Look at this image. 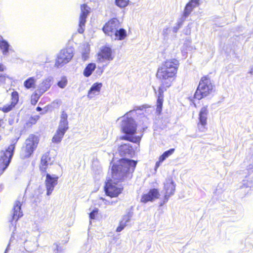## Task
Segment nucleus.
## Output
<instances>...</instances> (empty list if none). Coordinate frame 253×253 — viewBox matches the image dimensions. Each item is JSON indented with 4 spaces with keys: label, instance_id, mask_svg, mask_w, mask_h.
I'll list each match as a JSON object with an SVG mask.
<instances>
[{
    "label": "nucleus",
    "instance_id": "nucleus-39",
    "mask_svg": "<svg viewBox=\"0 0 253 253\" xmlns=\"http://www.w3.org/2000/svg\"><path fill=\"white\" fill-rule=\"evenodd\" d=\"M100 199L102 200L105 205H114L117 203V201L108 200L102 197L100 198Z\"/></svg>",
    "mask_w": 253,
    "mask_h": 253
},
{
    "label": "nucleus",
    "instance_id": "nucleus-26",
    "mask_svg": "<svg viewBox=\"0 0 253 253\" xmlns=\"http://www.w3.org/2000/svg\"><path fill=\"white\" fill-rule=\"evenodd\" d=\"M126 36V31L124 29L120 28V27L116 30V32H115V34L113 36L115 40H123Z\"/></svg>",
    "mask_w": 253,
    "mask_h": 253
},
{
    "label": "nucleus",
    "instance_id": "nucleus-35",
    "mask_svg": "<svg viewBox=\"0 0 253 253\" xmlns=\"http://www.w3.org/2000/svg\"><path fill=\"white\" fill-rule=\"evenodd\" d=\"M185 21V19L183 18H181L179 21H177V24L176 26H174L172 31L174 33H177L179 29L182 25L183 22Z\"/></svg>",
    "mask_w": 253,
    "mask_h": 253
},
{
    "label": "nucleus",
    "instance_id": "nucleus-16",
    "mask_svg": "<svg viewBox=\"0 0 253 253\" xmlns=\"http://www.w3.org/2000/svg\"><path fill=\"white\" fill-rule=\"evenodd\" d=\"M121 156L131 157L134 154V150L129 143L122 144L118 149Z\"/></svg>",
    "mask_w": 253,
    "mask_h": 253
},
{
    "label": "nucleus",
    "instance_id": "nucleus-5",
    "mask_svg": "<svg viewBox=\"0 0 253 253\" xmlns=\"http://www.w3.org/2000/svg\"><path fill=\"white\" fill-rule=\"evenodd\" d=\"M17 140L18 139H15L12 140L11 145L8 146L6 150L1 151L0 168L2 170V171L7 169L11 162Z\"/></svg>",
    "mask_w": 253,
    "mask_h": 253
},
{
    "label": "nucleus",
    "instance_id": "nucleus-12",
    "mask_svg": "<svg viewBox=\"0 0 253 253\" xmlns=\"http://www.w3.org/2000/svg\"><path fill=\"white\" fill-rule=\"evenodd\" d=\"M209 114L208 106L203 107L199 114L200 123L198 124V128L201 131H204L205 126L207 125V117Z\"/></svg>",
    "mask_w": 253,
    "mask_h": 253
},
{
    "label": "nucleus",
    "instance_id": "nucleus-4",
    "mask_svg": "<svg viewBox=\"0 0 253 253\" xmlns=\"http://www.w3.org/2000/svg\"><path fill=\"white\" fill-rule=\"evenodd\" d=\"M214 85L207 76L202 77L194 94L196 99L200 100L211 94L213 91Z\"/></svg>",
    "mask_w": 253,
    "mask_h": 253
},
{
    "label": "nucleus",
    "instance_id": "nucleus-9",
    "mask_svg": "<svg viewBox=\"0 0 253 253\" xmlns=\"http://www.w3.org/2000/svg\"><path fill=\"white\" fill-rule=\"evenodd\" d=\"M164 188L166 193L164 196V202L163 203L160 204L161 206H163L164 204L167 203L168 201L169 198L174 193L175 184L171 178L166 179V181L164 183Z\"/></svg>",
    "mask_w": 253,
    "mask_h": 253
},
{
    "label": "nucleus",
    "instance_id": "nucleus-3",
    "mask_svg": "<svg viewBox=\"0 0 253 253\" xmlns=\"http://www.w3.org/2000/svg\"><path fill=\"white\" fill-rule=\"evenodd\" d=\"M133 111V110L129 111L123 117L124 119L122 121L121 127L122 131L125 135L120 137V139L127 140L135 143H139L141 137L135 135L136 132L137 125L134 120L129 117L130 114Z\"/></svg>",
    "mask_w": 253,
    "mask_h": 253
},
{
    "label": "nucleus",
    "instance_id": "nucleus-31",
    "mask_svg": "<svg viewBox=\"0 0 253 253\" xmlns=\"http://www.w3.org/2000/svg\"><path fill=\"white\" fill-rule=\"evenodd\" d=\"M174 149L171 148L169 149L168 151H165L162 155H161L159 157V159L160 160V162H164L167 158H168L169 156L172 155L174 152Z\"/></svg>",
    "mask_w": 253,
    "mask_h": 253
},
{
    "label": "nucleus",
    "instance_id": "nucleus-43",
    "mask_svg": "<svg viewBox=\"0 0 253 253\" xmlns=\"http://www.w3.org/2000/svg\"><path fill=\"white\" fill-rule=\"evenodd\" d=\"M103 72V69L102 67H98L96 73L99 76H100Z\"/></svg>",
    "mask_w": 253,
    "mask_h": 253
},
{
    "label": "nucleus",
    "instance_id": "nucleus-10",
    "mask_svg": "<svg viewBox=\"0 0 253 253\" xmlns=\"http://www.w3.org/2000/svg\"><path fill=\"white\" fill-rule=\"evenodd\" d=\"M89 9L85 4L81 6V13L80 16L79 28L78 29V32L80 34H82L84 32L86 19L89 13Z\"/></svg>",
    "mask_w": 253,
    "mask_h": 253
},
{
    "label": "nucleus",
    "instance_id": "nucleus-2",
    "mask_svg": "<svg viewBox=\"0 0 253 253\" xmlns=\"http://www.w3.org/2000/svg\"><path fill=\"white\" fill-rule=\"evenodd\" d=\"M179 61L175 59L167 60L158 69L156 76L167 87L170 85L172 79L177 73Z\"/></svg>",
    "mask_w": 253,
    "mask_h": 253
},
{
    "label": "nucleus",
    "instance_id": "nucleus-27",
    "mask_svg": "<svg viewBox=\"0 0 253 253\" xmlns=\"http://www.w3.org/2000/svg\"><path fill=\"white\" fill-rule=\"evenodd\" d=\"M96 68L95 63H91L88 64L85 68L83 74L85 77H89Z\"/></svg>",
    "mask_w": 253,
    "mask_h": 253
},
{
    "label": "nucleus",
    "instance_id": "nucleus-23",
    "mask_svg": "<svg viewBox=\"0 0 253 253\" xmlns=\"http://www.w3.org/2000/svg\"><path fill=\"white\" fill-rule=\"evenodd\" d=\"M102 86V83H96L93 84L88 92L87 97L89 98H92L96 95L99 94Z\"/></svg>",
    "mask_w": 253,
    "mask_h": 253
},
{
    "label": "nucleus",
    "instance_id": "nucleus-28",
    "mask_svg": "<svg viewBox=\"0 0 253 253\" xmlns=\"http://www.w3.org/2000/svg\"><path fill=\"white\" fill-rule=\"evenodd\" d=\"M36 80L34 77H30L27 79L24 83V85L27 89L35 87Z\"/></svg>",
    "mask_w": 253,
    "mask_h": 253
},
{
    "label": "nucleus",
    "instance_id": "nucleus-48",
    "mask_svg": "<svg viewBox=\"0 0 253 253\" xmlns=\"http://www.w3.org/2000/svg\"><path fill=\"white\" fill-rule=\"evenodd\" d=\"M249 73L253 75V66L251 68V70Z\"/></svg>",
    "mask_w": 253,
    "mask_h": 253
},
{
    "label": "nucleus",
    "instance_id": "nucleus-21",
    "mask_svg": "<svg viewBox=\"0 0 253 253\" xmlns=\"http://www.w3.org/2000/svg\"><path fill=\"white\" fill-rule=\"evenodd\" d=\"M132 215L133 213L130 211H128L126 214L124 215L122 217V220L120 222L119 226L116 229V231L120 232L122 231L130 222Z\"/></svg>",
    "mask_w": 253,
    "mask_h": 253
},
{
    "label": "nucleus",
    "instance_id": "nucleus-46",
    "mask_svg": "<svg viewBox=\"0 0 253 253\" xmlns=\"http://www.w3.org/2000/svg\"><path fill=\"white\" fill-rule=\"evenodd\" d=\"M29 123L31 124H35L36 122L35 121V120H34L33 117H31L30 118V119L29 120Z\"/></svg>",
    "mask_w": 253,
    "mask_h": 253
},
{
    "label": "nucleus",
    "instance_id": "nucleus-52",
    "mask_svg": "<svg viewBox=\"0 0 253 253\" xmlns=\"http://www.w3.org/2000/svg\"><path fill=\"white\" fill-rule=\"evenodd\" d=\"M6 253V251H5V253Z\"/></svg>",
    "mask_w": 253,
    "mask_h": 253
},
{
    "label": "nucleus",
    "instance_id": "nucleus-18",
    "mask_svg": "<svg viewBox=\"0 0 253 253\" xmlns=\"http://www.w3.org/2000/svg\"><path fill=\"white\" fill-rule=\"evenodd\" d=\"M67 118L68 115L67 113L64 111L62 112L57 130L64 133H65L69 128Z\"/></svg>",
    "mask_w": 253,
    "mask_h": 253
},
{
    "label": "nucleus",
    "instance_id": "nucleus-7",
    "mask_svg": "<svg viewBox=\"0 0 253 253\" xmlns=\"http://www.w3.org/2000/svg\"><path fill=\"white\" fill-rule=\"evenodd\" d=\"M39 143L37 136L31 134L25 141V146L23 147L21 156L23 158L29 157L37 148Z\"/></svg>",
    "mask_w": 253,
    "mask_h": 253
},
{
    "label": "nucleus",
    "instance_id": "nucleus-53",
    "mask_svg": "<svg viewBox=\"0 0 253 253\" xmlns=\"http://www.w3.org/2000/svg\"><path fill=\"white\" fill-rule=\"evenodd\" d=\"M6 253V251H5V253Z\"/></svg>",
    "mask_w": 253,
    "mask_h": 253
},
{
    "label": "nucleus",
    "instance_id": "nucleus-15",
    "mask_svg": "<svg viewBox=\"0 0 253 253\" xmlns=\"http://www.w3.org/2000/svg\"><path fill=\"white\" fill-rule=\"evenodd\" d=\"M160 196L159 190L156 188H153L146 193L144 194L141 199V202L146 203L148 202H153L156 199H158Z\"/></svg>",
    "mask_w": 253,
    "mask_h": 253
},
{
    "label": "nucleus",
    "instance_id": "nucleus-51",
    "mask_svg": "<svg viewBox=\"0 0 253 253\" xmlns=\"http://www.w3.org/2000/svg\"><path fill=\"white\" fill-rule=\"evenodd\" d=\"M6 253V251H5V253Z\"/></svg>",
    "mask_w": 253,
    "mask_h": 253
},
{
    "label": "nucleus",
    "instance_id": "nucleus-47",
    "mask_svg": "<svg viewBox=\"0 0 253 253\" xmlns=\"http://www.w3.org/2000/svg\"><path fill=\"white\" fill-rule=\"evenodd\" d=\"M33 117V118L34 119V120H35L36 122H37V121L38 120H39V116H37V115H36V116H34V117Z\"/></svg>",
    "mask_w": 253,
    "mask_h": 253
},
{
    "label": "nucleus",
    "instance_id": "nucleus-24",
    "mask_svg": "<svg viewBox=\"0 0 253 253\" xmlns=\"http://www.w3.org/2000/svg\"><path fill=\"white\" fill-rule=\"evenodd\" d=\"M99 56L104 59L108 60H112L113 58L112 56V50L110 47H103L101 50V53L98 55Z\"/></svg>",
    "mask_w": 253,
    "mask_h": 253
},
{
    "label": "nucleus",
    "instance_id": "nucleus-50",
    "mask_svg": "<svg viewBox=\"0 0 253 253\" xmlns=\"http://www.w3.org/2000/svg\"><path fill=\"white\" fill-rule=\"evenodd\" d=\"M154 90H155V93H156V89H154Z\"/></svg>",
    "mask_w": 253,
    "mask_h": 253
},
{
    "label": "nucleus",
    "instance_id": "nucleus-29",
    "mask_svg": "<svg viewBox=\"0 0 253 253\" xmlns=\"http://www.w3.org/2000/svg\"><path fill=\"white\" fill-rule=\"evenodd\" d=\"M64 134L65 133L57 130L55 135L52 138V142L55 143H59L61 141Z\"/></svg>",
    "mask_w": 253,
    "mask_h": 253
},
{
    "label": "nucleus",
    "instance_id": "nucleus-38",
    "mask_svg": "<svg viewBox=\"0 0 253 253\" xmlns=\"http://www.w3.org/2000/svg\"><path fill=\"white\" fill-rule=\"evenodd\" d=\"M98 212V209L96 208H94L92 211L89 213V216L91 220L94 219L95 216L97 215Z\"/></svg>",
    "mask_w": 253,
    "mask_h": 253
},
{
    "label": "nucleus",
    "instance_id": "nucleus-25",
    "mask_svg": "<svg viewBox=\"0 0 253 253\" xmlns=\"http://www.w3.org/2000/svg\"><path fill=\"white\" fill-rule=\"evenodd\" d=\"M10 46L9 44L6 41L4 40L0 41V48L3 55L8 56L9 51L11 50L10 48Z\"/></svg>",
    "mask_w": 253,
    "mask_h": 253
},
{
    "label": "nucleus",
    "instance_id": "nucleus-14",
    "mask_svg": "<svg viewBox=\"0 0 253 253\" xmlns=\"http://www.w3.org/2000/svg\"><path fill=\"white\" fill-rule=\"evenodd\" d=\"M54 160V158L50 157L49 153H46L42 155L40 165V170L42 173L45 174L48 167L51 166Z\"/></svg>",
    "mask_w": 253,
    "mask_h": 253
},
{
    "label": "nucleus",
    "instance_id": "nucleus-13",
    "mask_svg": "<svg viewBox=\"0 0 253 253\" xmlns=\"http://www.w3.org/2000/svg\"><path fill=\"white\" fill-rule=\"evenodd\" d=\"M22 204L19 201H16L13 207L12 210L11 211V218L9 220V221L11 222V224L12 225H14L13 221L16 222L19 218L23 216V212L21 211V207Z\"/></svg>",
    "mask_w": 253,
    "mask_h": 253
},
{
    "label": "nucleus",
    "instance_id": "nucleus-32",
    "mask_svg": "<svg viewBox=\"0 0 253 253\" xmlns=\"http://www.w3.org/2000/svg\"><path fill=\"white\" fill-rule=\"evenodd\" d=\"M42 94H40L37 90L31 96V103L32 105H35L39 101L41 96Z\"/></svg>",
    "mask_w": 253,
    "mask_h": 253
},
{
    "label": "nucleus",
    "instance_id": "nucleus-37",
    "mask_svg": "<svg viewBox=\"0 0 253 253\" xmlns=\"http://www.w3.org/2000/svg\"><path fill=\"white\" fill-rule=\"evenodd\" d=\"M67 80L65 78H62L61 80L59 81L57 83L58 86L61 88H64L67 85Z\"/></svg>",
    "mask_w": 253,
    "mask_h": 253
},
{
    "label": "nucleus",
    "instance_id": "nucleus-6",
    "mask_svg": "<svg viewBox=\"0 0 253 253\" xmlns=\"http://www.w3.org/2000/svg\"><path fill=\"white\" fill-rule=\"evenodd\" d=\"M74 54V49L71 47L63 48L57 54L55 66L57 68L63 67L69 63Z\"/></svg>",
    "mask_w": 253,
    "mask_h": 253
},
{
    "label": "nucleus",
    "instance_id": "nucleus-45",
    "mask_svg": "<svg viewBox=\"0 0 253 253\" xmlns=\"http://www.w3.org/2000/svg\"><path fill=\"white\" fill-rule=\"evenodd\" d=\"M6 68L2 64H0V72H2L5 70Z\"/></svg>",
    "mask_w": 253,
    "mask_h": 253
},
{
    "label": "nucleus",
    "instance_id": "nucleus-34",
    "mask_svg": "<svg viewBox=\"0 0 253 253\" xmlns=\"http://www.w3.org/2000/svg\"><path fill=\"white\" fill-rule=\"evenodd\" d=\"M129 0H115V4L119 7H126L128 3Z\"/></svg>",
    "mask_w": 253,
    "mask_h": 253
},
{
    "label": "nucleus",
    "instance_id": "nucleus-49",
    "mask_svg": "<svg viewBox=\"0 0 253 253\" xmlns=\"http://www.w3.org/2000/svg\"><path fill=\"white\" fill-rule=\"evenodd\" d=\"M36 110L37 111H41L42 110V108L40 107H37L36 108Z\"/></svg>",
    "mask_w": 253,
    "mask_h": 253
},
{
    "label": "nucleus",
    "instance_id": "nucleus-44",
    "mask_svg": "<svg viewBox=\"0 0 253 253\" xmlns=\"http://www.w3.org/2000/svg\"><path fill=\"white\" fill-rule=\"evenodd\" d=\"M163 163V162H160V160L159 159V161L157 162L155 164V170L160 166L161 164Z\"/></svg>",
    "mask_w": 253,
    "mask_h": 253
},
{
    "label": "nucleus",
    "instance_id": "nucleus-20",
    "mask_svg": "<svg viewBox=\"0 0 253 253\" xmlns=\"http://www.w3.org/2000/svg\"><path fill=\"white\" fill-rule=\"evenodd\" d=\"M165 87H167L166 84L163 85L162 83L161 85L159 88L157 101V112L159 113H161L162 109L164 98L163 93Z\"/></svg>",
    "mask_w": 253,
    "mask_h": 253
},
{
    "label": "nucleus",
    "instance_id": "nucleus-19",
    "mask_svg": "<svg viewBox=\"0 0 253 253\" xmlns=\"http://www.w3.org/2000/svg\"><path fill=\"white\" fill-rule=\"evenodd\" d=\"M248 175L246 176V179L243 180L242 185L240 187H250L251 189L253 190V181L251 180L253 178V166L250 167L248 169Z\"/></svg>",
    "mask_w": 253,
    "mask_h": 253
},
{
    "label": "nucleus",
    "instance_id": "nucleus-36",
    "mask_svg": "<svg viewBox=\"0 0 253 253\" xmlns=\"http://www.w3.org/2000/svg\"><path fill=\"white\" fill-rule=\"evenodd\" d=\"M14 107V105L10 103V104H7L1 108V110L4 113H7L11 111Z\"/></svg>",
    "mask_w": 253,
    "mask_h": 253
},
{
    "label": "nucleus",
    "instance_id": "nucleus-33",
    "mask_svg": "<svg viewBox=\"0 0 253 253\" xmlns=\"http://www.w3.org/2000/svg\"><path fill=\"white\" fill-rule=\"evenodd\" d=\"M19 101V94L17 91H13L11 93V103L15 106Z\"/></svg>",
    "mask_w": 253,
    "mask_h": 253
},
{
    "label": "nucleus",
    "instance_id": "nucleus-40",
    "mask_svg": "<svg viewBox=\"0 0 253 253\" xmlns=\"http://www.w3.org/2000/svg\"><path fill=\"white\" fill-rule=\"evenodd\" d=\"M169 28L168 27L164 28L163 30V35L166 38L169 35Z\"/></svg>",
    "mask_w": 253,
    "mask_h": 253
},
{
    "label": "nucleus",
    "instance_id": "nucleus-41",
    "mask_svg": "<svg viewBox=\"0 0 253 253\" xmlns=\"http://www.w3.org/2000/svg\"><path fill=\"white\" fill-rule=\"evenodd\" d=\"M53 247L54 249V253H58L60 251V249H59V247L57 244L54 243L53 245Z\"/></svg>",
    "mask_w": 253,
    "mask_h": 253
},
{
    "label": "nucleus",
    "instance_id": "nucleus-22",
    "mask_svg": "<svg viewBox=\"0 0 253 253\" xmlns=\"http://www.w3.org/2000/svg\"><path fill=\"white\" fill-rule=\"evenodd\" d=\"M199 0H191L186 5L182 18L185 20V18L189 15L193 9L198 5Z\"/></svg>",
    "mask_w": 253,
    "mask_h": 253
},
{
    "label": "nucleus",
    "instance_id": "nucleus-30",
    "mask_svg": "<svg viewBox=\"0 0 253 253\" xmlns=\"http://www.w3.org/2000/svg\"><path fill=\"white\" fill-rule=\"evenodd\" d=\"M90 52L89 47L88 45H84V48L82 51V56L83 60H86L89 57Z\"/></svg>",
    "mask_w": 253,
    "mask_h": 253
},
{
    "label": "nucleus",
    "instance_id": "nucleus-11",
    "mask_svg": "<svg viewBox=\"0 0 253 253\" xmlns=\"http://www.w3.org/2000/svg\"><path fill=\"white\" fill-rule=\"evenodd\" d=\"M42 174L43 175L46 174L45 186L47 190L46 195L49 196L51 195L55 186L57 184V180L59 177L55 175H51L48 173H45V174L43 173Z\"/></svg>",
    "mask_w": 253,
    "mask_h": 253
},
{
    "label": "nucleus",
    "instance_id": "nucleus-42",
    "mask_svg": "<svg viewBox=\"0 0 253 253\" xmlns=\"http://www.w3.org/2000/svg\"><path fill=\"white\" fill-rule=\"evenodd\" d=\"M6 77L5 75L0 74V84L4 83Z\"/></svg>",
    "mask_w": 253,
    "mask_h": 253
},
{
    "label": "nucleus",
    "instance_id": "nucleus-1",
    "mask_svg": "<svg viewBox=\"0 0 253 253\" xmlns=\"http://www.w3.org/2000/svg\"><path fill=\"white\" fill-rule=\"evenodd\" d=\"M137 161L127 158L120 159L112 168V179L108 180L104 189L106 195L110 197H117L122 191L123 187L117 182L130 179L134 171Z\"/></svg>",
    "mask_w": 253,
    "mask_h": 253
},
{
    "label": "nucleus",
    "instance_id": "nucleus-8",
    "mask_svg": "<svg viewBox=\"0 0 253 253\" xmlns=\"http://www.w3.org/2000/svg\"><path fill=\"white\" fill-rule=\"evenodd\" d=\"M120 27V23L119 20L117 18H112L105 24L102 30L105 34L113 38V35Z\"/></svg>",
    "mask_w": 253,
    "mask_h": 253
},
{
    "label": "nucleus",
    "instance_id": "nucleus-17",
    "mask_svg": "<svg viewBox=\"0 0 253 253\" xmlns=\"http://www.w3.org/2000/svg\"><path fill=\"white\" fill-rule=\"evenodd\" d=\"M53 79L52 77H48L39 84L37 91L40 94H43L47 91L51 86L53 83Z\"/></svg>",
    "mask_w": 253,
    "mask_h": 253
}]
</instances>
